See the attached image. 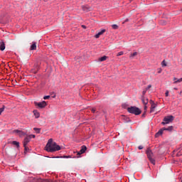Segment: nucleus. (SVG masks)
Instances as JSON below:
<instances>
[{
	"instance_id": "nucleus-1",
	"label": "nucleus",
	"mask_w": 182,
	"mask_h": 182,
	"mask_svg": "<svg viewBox=\"0 0 182 182\" xmlns=\"http://www.w3.org/2000/svg\"><path fill=\"white\" fill-rule=\"evenodd\" d=\"M60 149V146L58 145L52 139H48L45 146V150L48 151V153H54V151H59Z\"/></svg>"
},
{
	"instance_id": "nucleus-2",
	"label": "nucleus",
	"mask_w": 182,
	"mask_h": 182,
	"mask_svg": "<svg viewBox=\"0 0 182 182\" xmlns=\"http://www.w3.org/2000/svg\"><path fill=\"white\" fill-rule=\"evenodd\" d=\"M127 112H129V113H132V114H135V116H139V114H141V110L136 107H128Z\"/></svg>"
},
{
	"instance_id": "nucleus-3",
	"label": "nucleus",
	"mask_w": 182,
	"mask_h": 182,
	"mask_svg": "<svg viewBox=\"0 0 182 182\" xmlns=\"http://www.w3.org/2000/svg\"><path fill=\"white\" fill-rule=\"evenodd\" d=\"M34 105L38 109H45L48 106V103L46 101H42L40 102H34Z\"/></svg>"
},
{
	"instance_id": "nucleus-4",
	"label": "nucleus",
	"mask_w": 182,
	"mask_h": 182,
	"mask_svg": "<svg viewBox=\"0 0 182 182\" xmlns=\"http://www.w3.org/2000/svg\"><path fill=\"white\" fill-rule=\"evenodd\" d=\"M164 130H166L168 132H172L173 131V126H170L168 128H162L156 134H155V137H159V136H161V134H163V132H164Z\"/></svg>"
},
{
	"instance_id": "nucleus-5",
	"label": "nucleus",
	"mask_w": 182,
	"mask_h": 182,
	"mask_svg": "<svg viewBox=\"0 0 182 182\" xmlns=\"http://www.w3.org/2000/svg\"><path fill=\"white\" fill-rule=\"evenodd\" d=\"M174 120V117L173 115L167 116L164 118V122H162V124H168L169 123H171Z\"/></svg>"
},
{
	"instance_id": "nucleus-6",
	"label": "nucleus",
	"mask_w": 182,
	"mask_h": 182,
	"mask_svg": "<svg viewBox=\"0 0 182 182\" xmlns=\"http://www.w3.org/2000/svg\"><path fill=\"white\" fill-rule=\"evenodd\" d=\"M151 103V109L150 113H154V110H156V107H157V104L154 103V101L150 100Z\"/></svg>"
},
{
	"instance_id": "nucleus-7",
	"label": "nucleus",
	"mask_w": 182,
	"mask_h": 182,
	"mask_svg": "<svg viewBox=\"0 0 182 182\" xmlns=\"http://www.w3.org/2000/svg\"><path fill=\"white\" fill-rule=\"evenodd\" d=\"M13 133H16L19 136V137H23V136L26 135V133L23 132V131L16 129L13 131Z\"/></svg>"
},
{
	"instance_id": "nucleus-8",
	"label": "nucleus",
	"mask_w": 182,
	"mask_h": 182,
	"mask_svg": "<svg viewBox=\"0 0 182 182\" xmlns=\"http://www.w3.org/2000/svg\"><path fill=\"white\" fill-rule=\"evenodd\" d=\"M142 103L144 105V110L147 109V106H146L149 103V99L146 98L144 96H142L141 98Z\"/></svg>"
},
{
	"instance_id": "nucleus-9",
	"label": "nucleus",
	"mask_w": 182,
	"mask_h": 182,
	"mask_svg": "<svg viewBox=\"0 0 182 182\" xmlns=\"http://www.w3.org/2000/svg\"><path fill=\"white\" fill-rule=\"evenodd\" d=\"M29 141H31V137H29L28 136H27L23 141V147H26V146H28V143H29Z\"/></svg>"
},
{
	"instance_id": "nucleus-10",
	"label": "nucleus",
	"mask_w": 182,
	"mask_h": 182,
	"mask_svg": "<svg viewBox=\"0 0 182 182\" xmlns=\"http://www.w3.org/2000/svg\"><path fill=\"white\" fill-rule=\"evenodd\" d=\"M105 32H106V29H102L95 36V38H96V39H98V38H100V36L103 35Z\"/></svg>"
},
{
	"instance_id": "nucleus-11",
	"label": "nucleus",
	"mask_w": 182,
	"mask_h": 182,
	"mask_svg": "<svg viewBox=\"0 0 182 182\" xmlns=\"http://www.w3.org/2000/svg\"><path fill=\"white\" fill-rule=\"evenodd\" d=\"M33 115L35 116L36 119H39V117H41V113H39V112H38V109H34L33 111Z\"/></svg>"
},
{
	"instance_id": "nucleus-12",
	"label": "nucleus",
	"mask_w": 182,
	"mask_h": 182,
	"mask_svg": "<svg viewBox=\"0 0 182 182\" xmlns=\"http://www.w3.org/2000/svg\"><path fill=\"white\" fill-rule=\"evenodd\" d=\"M87 149V148L86 147V146L83 145L81 147V149L80 150V151L78 152V154H83V153L86 152Z\"/></svg>"
},
{
	"instance_id": "nucleus-13",
	"label": "nucleus",
	"mask_w": 182,
	"mask_h": 182,
	"mask_svg": "<svg viewBox=\"0 0 182 182\" xmlns=\"http://www.w3.org/2000/svg\"><path fill=\"white\" fill-rule=\"evenodd\" d=\"M146 154H147L148 159H152L153 158V152H151V150L148 149L146 150Z\"/></svg>"
},
{
	"instance_id": "nucleus-14",
	"label": "nucleus",
	"mask_w": 182,
	"mask_h": 182,
	"mask_svg": "<svg viewBox=\"0 0 182 182\" xmlns=\"http://www.w3.org/2000/svg\"><path fill=\"white\" fill-rule=\"evenodd\" d=\"M30 50H36V42H32V45L30 47Z\"/></svg>"
},
{
	"instance_id": "nucleus-15",
	"label": "nucleus",
	"mask_w": 182,
	"mask_h": 182,
	"mask_svg": "<svg viewBox=\"0 0 182 182\" xmlns=\"http://www.w3.org/2000/svg\"><path fill=\"white\" fill-rule=\"evenodd\" d=\"M82 9L84 11V12H89V11H90V8L87 5L82 6Z\"/></svg>"
},
{
	"instance_id": "nucleus-16",
	"label": "nucleus",
	"mask_w": 182,
	"mask_h": 182,
	"mask_svg": "<svg viewBox=\"0 0 182 182\" xmlns=\"http://www.w3.org/2000/svg\"><path fill=\"white\" fill-rule=\"evenodd\" d=\"M0 50L1 51L5 50V43L4 41H0Z\"/></svg>"
},
{
	"instance_id": "nucleus-17",
	"label": "nucleus",
	"mask_w": 182,
	"mask_h": 182,
	"mask_svg": "<svg viewBox=\"0 0 182 182\" xmlns=\"http://www.w3.org/2000/svg\"><path fill=\"white\" fill-rule=\"evenodd\" d=\"M31 182H46V181H44L42 178H33Z\"/></svg>"
},
{
	"instance_id": "nucleus-18",
	"label": "nucleus",
	"mask_w": 182,
	"mask_h": 182,
	"mask_svg": "<svg viewBox=\"0 0 182 182\" xmlns=\"http://www.w3.org/2000/svg\"><path fill=\"white\" fill-rule=\"evenodd\" d=\"M106 59H107V56L104 55V56L101 57V58L99 59V60H100V62H103V61L106 60Z\"/></svg>"
},
{
	"instance_id": "nucleus-19",
	"label": "nucleus",
	"mask_w": 182,
	"mask_h": 182,
	"mask_svg": "<svg viewBox=\"0 0 182 182\" xmlns=\"http://www.w3.org/2000/svg\"><path fill=\"white\" fill-rule=\"evenodd\" d=\"M137 52H134L133 53H132L130 55H129V58L130 59H133V58H134V56H137Z\"/></svg>"
},
{
	"instance_id": "nucleus-20",
	"label": "nucleus",
	"mask_w": 182,
	"mask_h": 182,
	"mask_svg": "<svg viewBox=\"0 0 182 182\" xmlns=\"http://www.w3.org/2000/svg\"><path fill=\"white\" fill-rule=\"evenodd\" d=\"M11 144H14V146H16V147H19V142H18L16 141H13L11 142Z\"/></svg>"
},
{
	"instance_id": "nucleus-21",
	"label": "nucleus",
	"mask_w": 182,
	"mask_h": 182,
	"mask_svg": "<svg viewBox=\"0 0 182 182\" xmlns=\"http://www.w3.org/2000/svg\"><path fill=\"white\" fill-rule=\"evenodd\" d=\"M181 82H182V77L176 80V81L173 82V83L174 85H176V83H181Z\"/></svg>"
},
{
	"instance_id": "nucleus-22",
	"label": "nucleus",
	"mask_w": 182,
	"mask_h": 182,
	"mask_svg": "<svg viewBox=\"0 0 182 182\" xmlns=\"http://www.w3.org/2000/svg\"><path fill=\"white\" fill-rule=\"evenodd\" d=\"M149 160L152 164H156V160H154L153 158H149Z\"/></svg>"
},
{
	"instance_id": "nucleus-23",
	"label": "nucleus",
	"mask_w": 182,
	"mask_h": 182,
	"mask_svg": "<svg viewBox=\"0 0 182 182\" xmlns=\"http://www.w3.org/2000/svg\"><path fill=\"white\" fill-rule=\"evenodd\" d=\"M33 130L35 132H36V133H38V134L41 133V129H39V128L35 127V128H33Z\"/></svg>"
},
{
	"instance_id": "nucleus-24",
	"label": "nucleus",
	"mask_w": 182,
	"mask_h": 182,
	"mask_svg": "<svg viewBox=\"0 0 182 182\" xmlns=\"http://www.w3.org/2000/svg\"><path fill=\"white\" fill-rule=\"evenodd\" d=\"M112 29H119V26H117V24H113L112 26Z\"/></svg>"
},
{
	"instance_id": "nucleus-25",
	"label": "nucleus",
	"mask_w": 182,
	"mask_h": 182,
	"mask_svg": "<svg viewBox=\"0 0 182 182\" xmlns=\"http://www.w3.org/2000/svg\"><path fill=\"white\" fill-rule=\"evenodd\" d=\"M145 90L147 92L148 90H150L151 89V85H149L146 87L144 88Z\"/></svg>"
},
{
	"instance_id": "nucleus-26",
	"label": "nucleus",
	"mask_w": 182,
	"mask_h": 182,
	"mask_svg": "<svg viewBox=\"0 0 182 182\" xmlns=\"http://www.w3.org/2000/svg\"><path fill=\"white\" fill-rule=\"evenodd\" d=\"M50 98V95H46L43 97L44 100H48V99Z\"/></svg>"
},
{
	"instance_id": "nucleus-27",
	"label": "nucleus",
	"mask_w": 182,
	"mask_h": 182,
	"mask_svg": "<svg viewBox=\"0 0 182 182\" xmlns=\"http://www.w3.org/2000/svg\"><path fill=\"white\" fill-rule=\"evenodd\" d=\"M161 65H162L163 67L167 66V64L166 63V61H165V60H163V61H162Z\"/></svg>"
},
{
	"instance_id": "nucleus-28",
	"label": "nucleus",
	"mask_w": 182,
	"mask_h": 182,
	"mask_svg": "<svg viewBox=\"0 0 182 182\" xmlns=\"http://www.w3.org/2000/svg\"><path fill=\"white\" fill-rule=\"evenodd\" d=\"M124 53L123 51H120L117 54V56H122Z\"/></svg>"
},
{
	"instance_id": "nucleus-29",
	"label": "nucleus",
	"mask_w": 182,
	"mask_h": 182,
	"mask_svg": "<svg viewBox=\"0 0 182 182\" xmlns=\"http://www.w3.org/2000/svg\"><path fill=\"white\" fill-rule=\"evenodd\" d=\"M146 93H147V91L145 89H144V90L142 91V96L144 97V95H146Z\"/></svg>"
},
{
	"instance_id": "nucleus-30",
	"label": "nucleus",
	"mask_w": 182,
	"mask_h": 182,
	"mask_svg": "<svg viewBox=\"0 0 182 182\" xmlns=\"http://www.w3.org/2000/svg\"><path fill=\"white\" fill-rule=\"evenodd\" d=\"M28 136L30 137V139H35V137H36V136H35V134H30V135H28Z\"/></svg>"
},
{
	"instance_id": "nucleus-31",
	"label": "nucleus",
	"mask_w": 182,
	"mask_h": 182,
	"mask_svg": "<svg viewBox=\"0 0 182 182\" xmlns=\"http://www.w3.org/2000/svg\"><path fill=\"white\" fill-rule=\"evenodd\" d=\"M91 112H92V113H96V109H95V108H92V109H91Z\"/></svg>"
},
{
	"instance_id": "nucleus-32",
	"label": "nucleus",
	"mask_w": 182,
	"mask_h": 182,
	"mask_svg": "<svg viewBox=\"0 0 182 182\" xmlns=\"http://www.w3.org/2000/svg\"><path fill=\"white\" fill-rule=\"evenodd\" d=\"M24 150L26 151H28V150H29V148H28L27 145H26V146H24Z\"/></svg>"
},
{
	"instance_id": "nucleus-33",
	"label": "nucleus",
	"mask_w": 182,
	"mask_h": 182,
	"mask_svg": "<svg viewBox=\"0 0 182 182\" xmlns=\"http://www.w3.org/2000/svg\"><path fill=\"white\" fill-rule=\"evenodd\" d=\"M165 96H166V97H168V90L166 91Z\"/></svg>"
},
{
	"instance_id": "nucleus-34",
	"label": "nucleus",
	"mask_w": 182,
	"mask_h": 182,
	"mask_svg": "<svg viewBox=\"0 0 182 182\" xmlns=\"http://www.w3.org/2000/svg\"><path fill=\"white\" fill-rule=\"evenodd\" d=\"M4 108H0V114H1L2 112H4Z\"/></svg>"
},
{
	"instance_id": "nucleus-35",
	"label": "nucleus",
	"mask_w": 182,
	"mask_h": 182,
	"mask_svg": "<svg viewBox=\"0 0 182 182\" xmlns=\"http://www.w3.org/2000/svg\"><path fill=\"white\" fill-rule=\"evenodd\" d=\"M138 149H139V150H143V146H139L138 147Z\"/></svg>"
},
{
	"instance_id": "nucleus-36",
	"label": "nucleus",
	"mask_w": 182,
	"mask_h": 182,
	"mask_svg": "<svg viewBox=\"0 0 182 182\" xmlns=\"http://www.w3.org/2000/svg\"><path fill=\"white\" fill-rule=\"evenodd\" d=\"M70 156H64V159H70Z\"/></svg>"
},
{
	"instance_id": "nucleus-37",
	"label": "nucleus",
	"mask_w": 182,
	"mask_h": 182,
	"mask_svg": "<svg viewBox=\"0 0 182 182\" xmlns=\"http://www.w3.org/2000/svg\"><path fill=\"white\" fill-rule=\"evenodd\" d=\"M125 22H129V18L125 19L124 23H125Z\"/></svg>"
},
{
	"instance_id": "nucleus-38",
	"label": "nucleus",
	"mask_w": 182,
	"mask_h": 182,
	"mask_svg": "<svg viewBox=\"0 0 182 182\" xmlns=\"http://www.w3.org/2000/svg\"><path fill=\"white\" fill-rule=\"evenodd\" d=\"M82 28H83V29H86V26L82 25Z\"/></svg>"
},
{
	"instance_id": "nucleus-39",
	"label": "nucleus",
	"mask_w": 182,
	"mask_h": 182,
	"mask_svg": "<svg viewBox=\"0 0 182 182\" xmlns=\"http://www.w3.org/2000/svg\"><path fill=\"white\" fill-rule=\"evenodd\" d=\"M178 79L176 77H173V80L174 82H176V80H177Z\"/></svg>"
},
{
	"instance_id": "nucleus-40",
	"label": "nucleus",
	"mask_w": 182,
	"mask_h": 182,
	"mask_svg": "<svg viewBox=\"0 0 182 182\" xmlns=\"http://www.w3.org/2000/svg\"><path fill=\"white\" fill-rule=\"evenodd\" d=\"M158 73H161V70L159 71Z\"/></svg>"
},
{
	"instance_id": "nucleus-41",
	"label": "nucleus",
	"mask_w": 182,
	"mask_h": 182,
	"mask_svg": "<svg viewBox=\"0 0 182 182\" xmlns=\"http://www.w3.org/2000/svg\"><path fill=\"white\" fill-rule=\"evenodd\" d=\"M175 89V90H177V88H174Z\"/></svg>"
},
{
	"instance_id": "nucleus-42",
	"label": "nucleus",
	"mask_w": 182,
	"mask_h": 182,
	"mask_svg": "<svg viewBox=\"0 0 182 182\" xmlns=\"http://www.w3.org/2000/svg\"><path fill=\"white\" fill-rule=\"evenodd\" d=\"M142 116L144 117V114H143Z\"/></svg>"
},
{
	"instance_id": "nucleus-43",
	"label": "nucleus",
	"mask_w": 182,
	"mask_h": 182,
	"mask_svg": "<svg viewBox=\"0 0 182 182\" xmlns=\"http://www.w3.org/2000/svg\"><path fill=\"white\" fill-rule=\"evenodd\" d=\"M133 1V0H130V1Z\"/></svg>"
}]
</instances>
